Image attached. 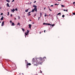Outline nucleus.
<instances>
[{"mask_svg": "<svg viewBox=\"0 0 75 75\" xmlns=\"http://www.w3.org/2000/svg\"><path fill=\"white\" fill-rule=\"evenodd\" d=\"M32 60L33 62H35V59H34V58H33Z\"/></svg>", "mask_w": 75, "mask_h": 75, "instance_id": "nucleus-7", "label": "nucleus"}, {"mask_svg": "<svg viewBox=\"0 0 75 75\" xmlns=\"http://www.w3.org/2000/svg\"><path fill=\"white\" fill-rule=\"evenodd\" d=\"M7 6L8 7H10V6H9V4L8 3H7Z\"/></svg>", "mask_w": 75, "mask_h": 75, "instance_id": "nucleus-16", "label": "nucleus"}, {"mask_svg": "<svg viewBox=\"0 0 75 75\" xmlns=\"http://www.w3.org/2000/svg\"><path fill=\"white\" fill-rule=\"evenodd\" d=\"M11 11H12V13H14V12L15 11V9L14 8H13L12 10V9H11Z\"/></svg>", "mask_w": 75, "mask_h": 75, "instance_id": "nucleus-4", "label": "nucleus"}, {"mask_svg": "<svg viewBox=\"0 0 75 75\" xmlns=\"http://www.w3.org/2000/svg\"><path fill=\"white\" fill-rule=\"evenodd\" d=\"M26 67H27V68H28V64H27L26 65Z\"/></svg>", "mask_w": 75, "mask_h": 75, "instance_id": "nucleus-31", "label": "nucleus"}, {"mask_svg": "<svg viewBox=\"0 0 75 75\" xmlns=\"http://www.w3.org/2000/svg\"><path fill=\"white\" fill-rule=\"evenodd\" d=\"M47 25H50L51 27V25L50 23H47Z\"/></svg>", "mask_w": 75, "mask_h": 75, "instance_id": "nucleus-9", "label": "nucleus"}, {"mask_svg": "<svg viewBox=\"0 0 75 75\" xmlns=\"http://www.w3.org/2000/svg\"><path fill=\"white\" fill-rule=\"evenodd\" d=\"M34 65L35 66H37V65H38V64H37V62H35V63H34Z\"/></svg>", "mask_w": 75, "mask_h": 75, "instance_id": "nucleus-6", "label": "nucleus"}, {"mask_svg": "<svg viewBox=\"0 0 75 75\" xmlns=\"http://www.w3.org/2000/svg\"><path fill=\"white\" fill-rule=\"evenodd\" d=\"M8 16H9V12H8Z\"/></svg>", "mask_w": 75, "mask_h": 75, "instance_id": "nucleus-32", "label": "nucleus"}, {"mask_svg": "<svg viewBox=\"0 0 75 75\" xmlns=\"http://www.w3.org/2000/svg\"><path fill=\"white\" fill-rule=\"evenodd\" d=\"M28 25L29 26V28H30V29H31V26L32 25L29 24Z\"/></svg>", "mask_w": 75, "mask_h": 75, "instance_id": "nucleus-8", "label": "nucleus"}, {"mask_svg": "<svg viewBox=\"0 0 75 75\" xmlns=\"http://www.w3.org/2000/svg\"><path fill=\"white\" fill-rule=\"evenodd\" d=\"M51 16V14H49V16Z\"/></svg>", "mask_w": 75, "mask_h": 75, "instance_id": "nucleus-60", "label": "nucleus"}, {"mask_svg": "<svg viewBox=\"0 0 75 75\" xmlns=\"http://www.w3.org/2000/svg\"><path fill=\"white\" fill-rule=\"evenodd\" d=\"M61 13H59L57 15V17H58V15H60V16H61Z\"/></svg>", "mask_w": 75, "mask_h": 75, "instance_id": "nucleus-10", "label": "nucleus"}, {"mask_svg": "<svg viewBox=\"0 0 75 75\" xmlns=\"http://www.w3.org/2000/svg\"><path fill=\"white\" fill-rule=\"evenodd\" d=\"M15 10H16V11H18V9H17V8H16L15 9Z\"/></svg>", "mask_w": 75, "mask_h": 75, "instance_id": "nucleus-27", "label": "nucleus"}, {"mask_svg": "<svg viewBox=\"0 0 75 75\" xmlns=\"http://www.w3.org/2000/svg\"><path fill=\"white\" fill-rule=\"evenodd\" d=\"M35 11H36V12H37V9H36L34 8L32 10V11H30L31 12H32L33 13V12H34Z\"/></svg>", "mask_w": 75, "mask_h": 75, "instance_id": "nucleus-2", "label": "nucleus"}, {"mask_svg": "<svg viewBox=\"0 0 75 75\" xmlns=\"http://www.w3.org/2000/svg\"><path fill=\"white\" fill-rule=\"evenodd\" d=\"M48 8H49V9H50V7L49 6H48Z\"/></svg>", "mask_w": 75, "mask_h": 75, "instance_id": "nucleus-44", "label": "nucleus"}, {"mask_svg": "<svg viewBox=\"0 0 75 75\" xmlns=\"http://www.w3.org/2000/svg\"><path fill=\"white\" fill-rule=\"evenodd\" d=\"M22 74H23V73H22Z\"/></svg>", "mask_w": 75, "mask_h": 75, "instance_id": "nucleus-64", "label": "nucleus"}, {"mask_svg": "<svg viewBox=\"0 0 75 75\" xmlns=\"http://www.w3.org/2000/svg\"><path fill=\"white\" fill-rule=\"evenodd\" d=\"M40 17H41V16H42V13H40Z\"/></svg>", "mask_w": 75, "mask_h": 75, "instance_id": "nucleus-21", "label": "nucleus"}, {"mask_svg": "<svg viewBox=\"0 0 75 75\" xmlns=\"http://www.w3.org/2000/svg\"><path fill=\"white\" fill-rule=\"evenodd\" d=\"M34 3H36V1H35L34 2Z\"/></svg>", "mask_w": 75, "mask_h": 75, "instance_id": "nucleus-47", "label": "nucleus"}, {"mask_svg": "<svg viewBox=\"0 0 75 75\" xmlns=\"http://www.w3.org/2000/svg\"><path fill=\"white\" fill-rule=\"evenodd\" d=\"M33 24H34V23L33 22Z\"/></svg>", "mask_w": 75, "mask_h": 75, "instance_id": "nucleus-62", "label": "nucleus"}, {"mask_svg": "<svg viewBox=\"0 0 75 75\" xmlns=\"http://www.w3.org/2000/svg\"><path fill=\"white\" fill-rule=\"evenodd\" d=\"M44 58H46V57H44L43 58V59H44Z\"/></svg>", "mask_w": 75, "mask_h": 75, "instance_id": "nucleus-33", "label": "nucleus"}, {"mask_svg": "<svg viewBox=\"0 0 75 75\" xmlns=\"http://www.w3.org/2000/svg\"><path fill=\"white\" fill-rule=\"evenodd\" d=\"M41 71V70H40V71Z\"/></svg>", "mask_w": 75, "mask_h": 75, "instance_id": "nucleus-61", "label": "nucleus"}, {"mask_svg": "<svg viewBox=\"0 0 75 75\" xmlns=\"http://www.w3.org/2000/svg\"><path fill=\"white\" fill-rule=\"evenodd\" d=\"M29 21H31V20L30 19V20H29Z\"/></svg>", "mask_w": 75, "mask_h": 75, "instance_id": "nucleus-50", "label": "nucleus"}, {"mask_svg": "<svg viewBox=\"0 0 75 75\" xmlns=\"http://www.w3.org/2000/svg\"><path fill=\"white\" fill-rule=\"evenodd\" d=\"M75 2H73V4H75Z\"/></svg>", "mask_w": 75, "mask_h": 75, "instance_id": "nucleus-43", "label": "nucleus"}, {"mask_svg": "<svg viewBox=\"0 0 75 75\" xmlns=\"http://www.w3.org/2000/svg\"><path fill=\"white\" fill-rule=\"evenodd\" d=\"M44 33H45V30L44 31Z\"/></svg>", "mask_w": 75, "mask_h": 75, "instance_id": "nucleus-52", "label": "nucleus"}, {"mask_svg": "<svg viewBox=\"0 0 75 75\" xmlns=\"http://www.w3.org/2000/svg\"><path fill=\"white\" fill-rule=\"evenodd\" d=\"M72 14H73V15H75V12L73 13Z\"/></svg>", "mask_w": 75, "mask_h": 75, "instance_id": "nucleus-28", "label": "nucleus"}, {"mask_svg": "<svg viewBox=\"0 0 75 75\" xmlns=\"http://www.w3.org/2000/svg\"><path fill=\"white\" fill-rule=\"evenodd\" d=\"M35 59L38 62V61H39L40 60L42 61V60L43 59V58L42 57L37 58Z\"/></svg>", "mask_w": 75, "mask_h": 75, "instance_id": "nucleus-1", "label": "nucleus"}, {"mask_svg": "<svg viewBox=\"0 0 75 75\" xmlns=\"http://www.w3.org/2000/svg\"><path fill=\"white\" fill-rule=\"evenodd\" d=\"M14 19H15V20H17V19H16V18H14Z\"/></svg>", "mask_w": 75, "mask_h": 75, "instance_id": "nucleus-55", "label": "nucleus"}, {"mask_svg": "<svg viewBox=\"0 0 75 75\" xmlns=\"http://www.w3.org/2000/svg\"><path fill=\"white\" fill-rule=\"evenodd\" d=\"M36 14H37V13H36L35 14V16H36Z\"/></svg>", "mask_w": 75, "mask_h": 75, "instance_id": "nucleus-36", "label": "nucleus"}, {"mask_svg": "<svg viewBox=\"0 0 75 75\" xmlns=\"http://www.w3.org/2000/svg\"><path fill=\"white\" fill-rule=\"evenodd\" d=\"M63 11H66L65 10V9H63Z\"/></svg>", "mask_w": 75, "mask_h": 75, "instance_id": "nucleus-38", "label": "nucleus"}, {"mask_svg": "<svg viewBox=\"0 0 75 75\" xmlns=\"http://www.w3.org/2000/svg\"><path fill=\"white\" fill-rule=\"evenodd\" d=\"M13 1H14V0H13L12 2H13Z\"/></svg>", "mask_w": 75, "mask_h": 75, "instance_id": "nucleus-41", "label": "nucleus"}, {"mask_svg": "<svg viewBox=\"0 0 75 75\" xmlns=\"http://www.w3.org/2000/svg\"><path fill=\"white\" fill-rule=\"evenodd\" d=\"M25 38H26V36H25Z\"/></svg>", "mask_w": 75, "mask_h": 75, "instance_id": "nucleus-63", "label": "nucleus"}, {"mask_svg": "<svg viewBox=\"0 0 75 75\" xmlns=\"http://www.w3.org/2000/svg\"><path fill=\"white\" fill-rule=\"evenodd\" d=\"M49 10H50V11H52V10H51L50 9H49Z\"/></svg>", "mask_w": 75, "mask_h": 75, "instance_id": "nucleus-45", "label": "nucleus"}, {"mask_svg": "<svg viewBox=\"0 0 75 75\" xmlns=\"http://www.w3.org/2000/svg\"><path fill=\"white\" fill-rule=\"evenodd\" d=\"M40 34H41V32H40Z\"/></svg>", "mask_w": 75, "mask_h": 75, "instance_id": "nucleus-53", "label": "nucleus"}, {"mask_svg": "<svg viewBox=\"0 0 75 75\" xmlns=\"http://www.w3.org/2000/svg\"><path fill=\"white\" fill-rule=\"evenodd\" d=\"M3 18H4L3 17H2L1 18V20H3Z\"/></svg>", "mask_w": 75, "mask_h": 75, "instance_id": "nucleus-19", "label": "nucleus"}, {"mask_svg": "<svg viewBox=\"0 0 75 75\" xmlns=\"http://www.w3.org/2000/svg\"><path fill=\"white\" fill-rule=\"evenodd\" d=\"M61 0H59L58 1H61Z\"/></svg>", "mask_w": 75, "mask_h": 75, "instance_id": "nucleus-59", "label": "nucleus"}, {"mask_svg": "<svg viewBox=\"0 0 75 75\" xmlns=\"http://www.w3.org/2000/svg\"><path fill=\"white\" fill-rule=\"evenodd\" d=\"M12 25L13 26L15 25L14 24V23L13 22L12 23Z\"/></svg>", "mask_w": 75, "mask_h": 75, "instance_id": "nucleus-12", "label": "nucleus"}, {"mask_svg": "<svg viewBox=\"0 0 75 75\" xmlns=\"http://www.w3.org/2000/svg\"><path fill=\"white\" fill-rule=\"evenodd\" d=\"M40 17L38 18V20H40Z\"/></svg>", "mask_w": 75, "mask_h": 75, "instance_id": "nucleus-40", "label": "nucleus"}, {"mask_svg": "<svg viewBox=\"0 0 75 75\" xmlns=\"http://www.w3.org/2000/svg\"><path fill=\"white\" fill-rule=\"evenodd\" d=\"M28 34H27V33H25V35H28Z\"/></svg>", "mask_w": 75, "mask_h": 75, "instance_id": "nucleus-25", "label": "nucleus"}, {"mask_svg": "<svg viewBox=\"0 0 75 75\" xmlns=\"http://www.w3.org/2000/svg\"><path fill=\"white\" fill-rule=\"evenodd\" d=\"M29 30H27L26 31V32L27 33V34H28V33H29Z\"/></svg>", "mask_w": 75, "mask_h": 75, "instance_id": "nucleus-17", "label": "nucleus"}, {"mask_svg": "<svg viewBox=\"0 0 75 75\" xmlns=\"http://www.w3.org/2000/svg\"><path fill=\"white\" fill-rule=\"evenodd\" d=\"M37 6H36V5H33V7H35L34 8H35V9H37Z\"/></svg>", "mask_w": 75, "mask_h": 75, "instance_id": "nucleus-3", "label": "nucleus"}, {"mask_svg": "<svg viewBox=\"0 0 75 75\" xmlns=\"http://www.w3.org/2000/svg\"><path fill=\"white\" fill-rule=\"evenodd\" d=\"M54 5L55 6H57V5H59V4H54Z\"/></svg>", "mask_w": 75, "mask_h": 75, "instance_id": "nucleus-23", "label": "nucleus"}, {"mask_svg": "<svg viewBox=\"0 0 75 75\" xmlns=\"http://www.w3.org/2000/svg\"><path fill=\"white\" fill-rule=\"evenodd\" d=\"M47 23H43V25H47Z\"/></svg>", "mask_w": 75, "mask_h": 75, "instance_id": "nucleus-18", "label": "nucleus"}, {"mask_svg": "<svg viewBox=\"0 0 75 75\" xmlns=\"http://www.w3.org/2000/svg\"><path fill=\"white\" fill-rule=\"evenodd\" d=\"M28 16H31V14H29L28 15Z\"/></svg>", "mask_w": 75, "mask_h": 75, "instance_id": "nucleus-42", "label": "nucleus"}, {"mask_svg": "<svg viewBox=\"0 0 75 75\" xmlns=\"http://www.w3.org/2000/svg\"><path fill=\"white\" fill-rule=\"evenodd\" d=\"M23 17H25V16H23Z\"/></svg>", "mask_w": 75, "mask_h": 75, "instance_id": "nucleus-58", "label": "nucleus"}, {"mask_svg": "<svg viewBox=\"0 0 75 75\" xmlns=\"http://www.w3.org/2000/svg\"><path fill=\"white\" fill-rule=\"evenodd\" d=\"M18 18L19 19V20H20V16H18Z\"/></svg>", "mask_w": 75, "mask_h": 75, "instance_id": "nucleus-48", "label": "nucleus"}, {"mask_svg": "<svg viewBox=\"0 0 75 75\" xmlns=\"http://www.w3.org/2000/svg\"><path fill=\"white\" fill-rule=\"evenodd\" d=\"M45 7L44 8V10H45Z\"/></svg>", "mask_w": 75, "mask_h": 75, "instance_id": "nucleus-56", "label": "nucleus"}, {"mask_svg": "<svg viewBox=\"0 0 75 75\" xmlns=\"http://www.w3.org/2000/svg\"><path fill=\"white\" fill-rule=\"evenodd\" d=\"M61 6L62 7H64L65 5H61Z\"/></svg>", "mask_w": 75, "mask_h": 75, "instance_id": "nucleus-14", "label": "nucleus"}, {"mask_svg": "<svg viewBox=\"0 0 75 75\" xmlns=\"http://www.w3.org/2000/svg\"><path fill=\"white\" fill-rule=\"evenodd\" d=\"M66 11H68V10L67 9Z\"/></svg>", "mask_w": 75, "mask_h": 75, "instance_id": "nucleus-51", "label": "nucleus"}, {"mask_svg": "<svg viewBox=\"0 0 75 75\" xmlns=\"http://www.w3.org/2000/svg\"><path fill=\"white\" fill-rule=\"evenodd\" d=\"M27 61L26 60H25V62H27Z\"/></svg>", "mask_w": 75, "mask_h": 75, "instance_id": "nucleus-54", "label": "nucleus"}, {"mask_svg": "<svg viewBox=\"0 0 75 75\" xmlns=\"http://www.w3.org/2000/svg\"><path fill=\"white\" fill-rule=\"evenodd\" d=\"M31 13V12H28V14H30Z\"/></svg>", "mask_w": 75, "mask_h": 75, "instance_id": "nucleus-46", "label": "nucleus"}, {"mask_svg": "<svg viewBox=\"0 0 75 75\" xmlns=\"http://www.w3.org/2000/svg\"><path fill=\"white\" fill-rule=\"evenodd\" d=\"M10 23H12V21H10Z\"/></svg>", "mask_w": 75, "mask_h": 75, "instance_id": "nucleus-34", "label": "nucleus"}, {"mask_svg": "<svg viewBox=\"0 0 75 75\" xmlns=\"http://www.w3.org/2000/svg\"><path fill=\"white\" fill-rule=\"evenodd\" d=\"M64 17H65V15H63L62 16V17H63V18H64Z\"/></svg>", "mask_w": 75, "mask_h": 75, "instance_id": "nucleus-26", "label": "nucleus"}, {"mask_svg": "<svg viewBox=\"0 0 75 75\" xmlns=\"http://www.w3.org/2000/svg\"><path fill=\"white\" fill-rule=\"evenodd\" d=\"M12 16H13V15H12V14H11V17H12Z\"/></svg>", "mask_w": 75, "mask_h": 75, "instance_id": "nucleus-39", "label": "nucleus"}, {"mask_svg": "<svg viewBox=\"0 0 75 75\" xmlns=\"http://www.w3.org/2000/svg\"><path fill=\"white\" fill-rule=\"evenodd\" d=\"M52 27H54V24H53L51 25Z\"/></svg>", "mask_w": 75, "mask_h": 75, "instance_id": "nucleus-30", "label": "nucleus"}, {"mask_svg": "<svg viewBox=\"0 0 75 75\" xmlns=\"http://www.w3.org/2000/svg\"><path fill=\"white\" fill-rule=\"evenodd\" d=\"M6 1H7V2H8V3H10V1L8 0H6Z\"/></svg>", "mask_w": 75, "mask_h": 75, "instance_id": "nucleus-20", "label": "nucleus"}, {"mask_svg": "<svg viewBox=\"0 0 75 75\" xmlns=\"http://www.w3.org/2000/svg\"><path fill=\"white\" fill-rule=\"evenodd\" d=\"M47 16V14H46V13H45V17H46Z\"/></svg>", "mask_w": 75, "mask_h": 75, "instance_id": "nucleus-29", "label": "nucleus"}, {"mask_svg": "<svg viewBox=\"0 0 75 75\" xmlns=\"http://www.w3.org/2000/svg\"><path fill=\"white\" fill-rule=\"evenodd\" d=\"M42 62H40V63H38V64H40V65H41L42 64H42Z\"/></svg>", "mask_w": 75, "mask_h": 75, "instance_id": "nucleus-22", "label": "nucleus"}, {"mask_svg": "<svg viewBox=\"0 0 75 75\" xmlns=\"http://www.w3.org/2000/svg\"><path fill=\"white\" fill-rule=\"evenodd\" d=\"M28 10H29V8L28 9L26 10L25 11L26 12H28Z\"/></svg>", "mask_w": 75, "mask_h": 75, "instance_id": "nucleus-11", "label": "nucleus"}, {"mask_svg": "<svg viewBox=\"0 0 75 75\" xmlns=\"http://www.w3.org/2000/svg\"><path fill=\"white\" fill-rule=\"evenodd\" d=\"M4 25V21H3L2 23V24H1V26H3Z\"/></svg>", "mask_w": 75, "mask_h": 75, "instance_id": "nucleus-5", "label": "nucleus"}, {"mask_svg": "<svg viewBox=\"0 0 75 75\" xmlns=\"http://www.w3.org/2000/svg\"><path fill=\"white\" fill-rule=\"evenodd\" d=\"M27 65H31V63H28L27 64Z\"/></svg>", "mask_w": 75, "mask_h": 75, "instance_id": "nucleus-15", "label": "nucleus"}, {"mask_svg": "<svg viewBox=\"0 0 75 75\" xmlns=\"http://www.w3.org/2000/svg\"><path fill=\"white\" fill-rule=\"evenodd\" d=\"M20 23H18V24L17 25H19V26H20Z\"/></svg>", "mask_w": 75, "mask_h": 75, "instance_id": "nucleus-24", "label": "nucleus"}, {"mask_svg": "<svg viewBox=\"0 0 75 75\" xmlns=\"http://www.w3.org/2000/svg\"><path fill=\"white\" fill-rule=\"evenodd\" d=\"M3 13H1V15H3Z\"/></svg>", "mask_w": 75, "mask_h": 75, "instance_id": "nucleus-35", "label": "nucleus"}, {"mask_svg": "<svg viewBox=\"0 0 75 75\" xmlns=\"http://www.w3.org/2000/svg\"><path fill=\"white\" fill-rule=\"evenodd\" d=\"M22 30L23 31V32H24V31H25V30L24 29V28H22Z\"/></svg>", "mask_w": 75, "mask_h": 75, "instance_id": "nucleus-13", "label": "nucleus"}, {"mask_svg": "<svg viewBox=\"0 0 75 75\" xmlns=\"http://www.w3.org/2000/svg\"><path fill=\"white\" fill-rule=\"evenodd\" d=\"M1 7H0V9H1Z\"/></svg>", "mask_w": 75, "mask_h": 75, "instance_id": "nucleus-57", "label": "nucleus"}, {"mask_svg": "<svg viewBox=\"0 0 75 75\" xmlns=\"http://www.w3.org/2000/svg\"><path fill=\"white\" fill-rule=\"evenodd\" d=\"M42 71H40V73L41 74L42 73Z\"/></svg>", "mask_w": 75, "mask_h": 75, "instance_id": "nucleus-49", "label": "nucleus"}, {"mask_svg": "<svg viewBox=\"0 0 75 75\" xmlns=\"http://www.w3.org/2000/svg\"><path fill=\"white\" fill-rule=\"evenodd\" d=\"M54 5H51V6H50V7H53V6Z\"/></svg>", "mask_w": 75, "mask_h": 75, "instance_id": "nucleus-37", "label": "nucleus"}]
</instances>
